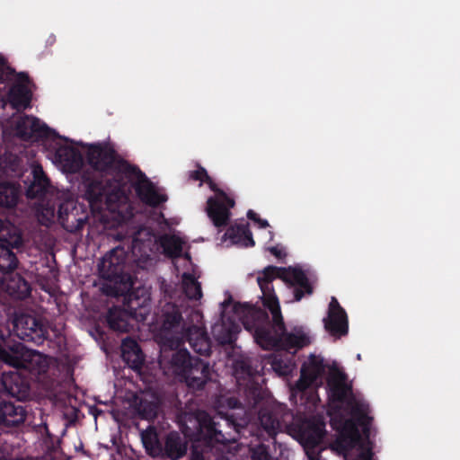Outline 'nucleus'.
<instances>
[{
    "instance_id": "nucleus-31",
    "label": "nucleus",
    "mask_w": 460,
    "mask_h": 460,
    "mask_svg": "<svg viewBox=\"0 0 460 460\" xmlns=\"http://www.w3.org/2000/svg\"><path fill=\"white\" fill-rule=\"evenodd\" d=\"M239 331V325L234 323L230 324L222 323L215 325L212 329L215 339L221 345H230L234 343Z\"/></svg>"
},
{
    "instance_id": "nucleus-25",
    "label": "nucleus",
    "mask_w": 460,
    "mask_h": 460,
    "mask_svg": "<svg viewBox=\"0 0 460 460\" xmlns=\"http://www.w3.org/2000/svg\"><path fill=\"white\" fill-rule=\"evenodd\" d=\"M346 405L350 409L352 417L355 418L358 423L363 428L364 433H368L373 420V418L368 415V404L357 400L355 396H350Z\"/></svg>"
},
{
    "instance_id": "nucleus-17",
    "label": "nucleus",
    "mask_w": 460,
    "mask_h": 460,
    "mask_svg": "<svg viewBox=\"0 0 460 460\" xmlns=\"http://www.w3.org/2000/svg\"><path fill=\"white\" fill-rule=\"evenodd\" d=\"M282 409L261 408L258 413V419L262 429L270 438H274L281 430L284 418L288 415Z\"/></svg>"
},
{
    "instance_id": "nucleus-24",
    "label": "nucleus",
    "mask_w": 460,
    "mask_h": 460,
    "mask_svg": "<svg viewBox=\"0 0 460 460\" xmlns=\"http://www.w3.org/2000/svg\"><path fill=\"white\" fill-rule=\"evenodd\" d=\"M225 237L229 239L234 244L242 247H252L255 245L248 223L229 226L225 233Z\"/></svg>"
},
{
    "instance_id": "nucleus-20",
    "label": "nucleus",
    "mask_w": 460,
    "mask_h": 460,
    "mask_svg": "<svg viewBox=\"0 0 460 460\" xmlns=\"http://www.w3.org/2000/svg\"><path fill=\"white\" fill-rule=\"evenodd\" d=\"M15 129L22 139L31 140L45 136L49 128L39 119L25 115L17 121Z\"/></svg>"
},
{
    "instance_id": "nucleus-26",
    "label": "nucleus",
    "mask_w": 460,
    "mask_h": 460,
    "mask_svg": "<svg viewBox=\"0 0 460 460\" xmlns=\"http://www.w3.org/2000/svg\"><path fill=\"white\" fill-rule=\"evenodd\" d=\"M76 215L77 208L73 203H62L58 208L59 220L67 228L69 226L66 225L71 223L72 226L69 229V231L71 232L80 230L81 228H83L84 225L86 223L88 218L87 216H84L83 217H76Z\"/></svg>"
},
{
    "instance_id": "nucleus-29",
    "label": "nucleus",
    "mask_w": 460,
    "mask_h": 460,
    "mask_svg": "<svg viewBox=\"0 0 460 460\" xmlns=\"http://www.w3.org/2000/svg\"><path fill=\"white\" fill-rule=\"evenodd\" d=\"M237 387L243 393L244 402L248 408H255L263 399V391L260 379L252 380Z\"/></svg>"
},
{
    "instance_id": "nucleus-10",
    "label": "nucleus",
    "mask_w": 460,
    "mask_h": 460,
    "mask_svg": "<svg viewBox=\"0 0 460 460\" xmlns=\"http://www.w3.org/2000/svg\"><path fill=\"white\" fill-rule=\"evenodd\" d=\"M22 245L21 234L14 233L6 238L0 233V273L9 274L17 269L19 260L13 249H19Z\"/></svg>"
},
{
    "instance_id": "nucleus-55",
    "label": "nucleus",
    "mask_w": 460,
    "mask_h": 460,
    "mask_svg": "<svg viewBox=\"0 0 460 460\" xmlns=\"http://www.w3.org/2000/svg\"><path fill=\"white\" fill-rule=\"evenodd\" d=\"M181 257H183L184 259H186L188 261H190V259H191L190 252H185L184 254H182Z\"/></svg>"
},
{
    "instance_id": "nucleus-7",
    "label": "nucleus",
    "mask_w": 460,
    "mask_h": 460,
    "mask_svg": "<svg viewBox=\"0 0 460 460\" xmlns=\"http://www.w3.org/2000/svg\"><path fill=\"white\" fill-rule=\"evenodd\" d=\"M139 245V239L134 236L128 251L121 246H117L106 253L98 265L101 278L114 283L123 282L126 255L129 252L137 255V250L140 251Z\"/></svg>"
},
{
    "instance_id": "nucleus-14",
    "label": "nucleus",
    "mask_w": 460,
    "mask_h": 460,
    "mask_svg": "<svg viewBox=\"0 0 460 460\" xmlns=\"http://www.w3.org/2000/svg\"><path fill=\"white\" fill-rule=\"evenodd\" d=\"M27 411L21 404L12 402H0V429L7 430L22 425L26 420Z\"/></svg>"
},
{
    "instance_id": "nucleus-41",
    "label": "nucleus",
    "mask_w": 460,
    "mask_h": 460,
    "mask_svg": "<svg viewBox=\"0 0 460 460\" xmlns=\"http://www.w3.org/2000/svg\"><path fill=\"white\" fill-rule=\"evenodd\" d=\"M205 182L208 185L209 189L216 193V199H221L225 200L230 207L234 206V200L230 198L223 190L219 189L209 175L208 178H206Z\"/></svg>"
},
{
    "instance_id": "nucleus-44",
    "label": "nucleus",
    "mask_w": 460,
    "mask_h": 460,
    "mask_svg": "<svg viewBox=\"0 0 460 460\" xmlns=\"http://www.w3.org/2000/svg\"><path fill=\"white\" fill-rule=\"evenodd\" d=\"M252 460H272L269 452V447L264 444H260L252 449Z\"/></svg>"
},
{
    "instance_id": "nucleus-45",
    "label": "nucleus",
    "mask_w": 460,
    "mask_h": 460,
    "mask_svg": "<svg viewBox=\"0 0 460 460\" xmlns=\"http://www.w3.org/2000/svg\"><path fill=\"white\" fill-rule=\"evenodd\" d=\"M139 344L132 338L127 337L122 341L121 344V357L128 355V353L135 350L139 351Z\"/></svg>"
},
{
    "instance_id": "nucleus-48",
    "label": "nucleus",
    "mask_w": 460,
    "mask_h": 460,
    "mask_svg": "<svg viewBox=\"0 0 460 460\" xmlns=\"http://www.w3.org/2000/svg\"><path fill=\"white\" fill-rule=\"evenodd\" d=\"M310 367V369H314V373L313 375V378H318L319 376L323 371V365L321 360H318L315 357H312L310 359L309 364L307 365Z\"/></svg>"
},
{
    "instance_id": "nucleus-51",
    "label": "nucleus",
    "mask_w": 460,
    "mask_h": 460,
    "mask_svg": "<svg viewBox=\"0 0 460 460\" xmlns=\"http://www.w3.org/2000/svg\"><path fill=\"white\" fill-rule=\"evenodd\" d=\"M269 251L270 252L274 255L276 258H282L284 256V254L282 253L281 250H279L278 247L276 246H272V247H270L269 248Z\"/></svg>"
},
{
    "instance_id": "nucleus-22",
    "label": "nucleus",
    "mask_w": 460,
    "mask_h": 460,
    "mask_svg": "<svg viewBox=\"0 0 460 460\" xmlns=\"http://www.w3.org/2000/svg\"><path fill=\"white\" fill-rule=\"evenodd\" d=\"M233 372L237 386L261 378L260 372L252 367L249 358H236L233 364Z\"/></svg>"
},
{
    "instance_id": "nucleus-21",
    "label": "nucleus",
    "mask_w": 460,
    "mask_h": 460,
    "mask_svg": "<svg viewBox=\"0 0 460 460\" xmlns=\"http://www.w3.org/2000/svg\"><path fill=\"white\" fill-rule=\"evenodd\" d=\"M187 453V442L176 431L169 432L163 446L164 456L171 460H179Z\"/></svg>"
},
{
    "instance_id": "nucleus-53",
    "label": "nucleus",
    "mask_w": 460,
    "mask_h": 460,
    "mask_svg": "<svg viewBox=\"0 0 460 460\" xmlns=\"http://www.w3.org/2000/svg\"><path fill=\"white\" fill-rule=\"evenodd\" d=\"M260 228H267L270 226L269 222L266 219H262L260 217L259 221L256 223Z\"/></svg>"
},
{
    "instance_id": "nucleus-11",
    "label": "nucleus",
    "mask_w": 460,
    "mask_h": 460,
    "mask_svg": "<svg viewBox=\"0 0 460 460\" xmlns=\"http://www.w3.org/2000/svg\"><path fill=\"white\" fill-rule=\"evenodd\" d=\"M14 76L16 82L10 87L7 93V100L13 109L17 111L25 110L31 106L32 97V93L28 87L31 79L29 75L24 72H15Z\"/></svg>"
},
{
    "instance_id": "nucleus-15",
    "label": "nucleus",
    "mask_w": 460,
    "mask_h": 460,
    "mask_svg": "<svg viewBox=\"0 0 460 460\" xmlns=\"http://www.w3.org/2000/svg\"><path fill=\"white\" fill-rule=\"evenodd\" d=\"M181 345L187 341L190 348L201 356H209L211 353V341L207 332L196 325L188 327L180 337Z\"/></svg>"
},
{
    "instance_id": "nucleus-18",
    "label": "nucleus",
    "mask_w": 460,
    "mask_h": 460,
    "mask_svg": "<svg viewBox=\"0 0 460 460\" xmlns=\"http://www.w3.org/2000/svg\"><path fill=\"white\" fill-rule=\"evenodd\" d=\"M55 159L66 172L72 173L79 172L84 164L80 151L70 146H58L55 152Z\"/></svg>"
},
{
    "instance_id": "nucleus-9",
    "label": "nucleus",
    "mask_w": 460,
    "mask_h": 460,
    "mask_svg": "<svg viewBox=\"0 0 460 460\" xmlns=\"http://www.w3.org/2000/svg\"><path fill=\"white\" fill-rule=\"evenodd\" d=\"M161 318L164 345L170 349L179 348L181 346L180 337L182 335L179 330L183 321L180 307L174 304H165L162 309Z\"/></svg>"
},
{
    "instance_id": "nucleus-39",
    "label": "nucleus",
    "mask_w": 460,
    "mask_h": 460,
    "mask_svg": "<svg viewBox=\"0 0 460 460\" xmlns=\"http://www.w3.org/2000/svg\"><path fill=\"white\" fill-rule=\"evenodd\" d=\"M122 359L132 369L139 370L142 368L145 363V356L139 349V351H133L122 357Z\"/></svg>"
},
{
    "instance_id": "nucleus-2",
    "label": "nucleus",
    "mask_w": 460,
    "mask_h": 460,
    "mask_svg": "<svg viewBox=\"0 0 460 460\" xmlns=\"http://www.w3.org/2000/svg\"><path fill=\"white\" fill-rule=\"evenodd\" d=\"M195 420L197 440L204 442L208 447L235 442L240 429L248 423L246 411L234 396L221 397L218 400L217 417L212 418L206 412H200Z\"/></svg>"
},
{
    "instance_id": "nucleus-36",
    "label": "nucleus",
    "mask_w": 460,
    "mask_h": 460,
    "mask_svg": "<svg viewBox=\"0 0 460 460\" xmlns=\"http://www.w3.org/2000/svg\"><path fill=\"white\" fill-rule=\"evenodd\" d=\"M182 288L189 299L199 300L202 297L201 285L190 273H183Z\"/></svg>"
},
{
    "instance_id": "nucleus-50",
    "label": "nucleus",
    "mask_w": 460,
    "mask_h": 460,
    "mask_svg": "<svg viewBox=\"0 0 460 460\" xmlns=\"http://www.w3.org/2000/svg\"><path fill=\"white\" fill-rule=\"evenodd\" d=\"M340 423L342 426V429L344 430L347 429H353L356 432V439H359V435L358 434V431L355 429L354 423L350 420H344L342 417L340 419Z\"/></svg>"
},
{
    "instance_id": "nucleus-54",
    "label": "nucleus",
    "mask_w": 460,
    "mask_h": 460,
    "mask_svg": "<svg viewBox=\"0 0 460 460\" xmlns=\"http://www.w3.org/2000/svg\"><path fill=\"white\" fill-rule=\"evenodd\" d=\"M192 460H204L202 453L198 452L196 449L192 452Z\"/></svg>"
},
{
    "instance_id": "nucleus-16",
    "label": "nucleus",
    "mask_w": 460,
    "mask_h": 460,
    "mask_svg": "<svg viewBox=\"0 0 460 460\" xmlns=\"http://www.w3.org/2000/svg\"><path fill=\"white\" fill-rule=\"evenodd\" d=\"M209 365L199 358H195L191 365L188 367L181 377L185 380L187 385L196 390L204 388L209 380Z\"/></svg>"
},
{
    "instance_id": "nucleus-38",
    "label": "nucleus",
    "mask_w": 460,
    "mask_h": 460,
    "mask_svg": "<svg viewBox=\"0 0 460 460\" xmlns=\"http://www.w3.org/2000/svg\"><path fill=\"white\" fill-rule=\"evenodd\" d=\"M138 415L145 420H154L160 411V403L156 400L148 401L142 398L137 407Z\"/></svg>"
},
{
    "instance_id": "nucleus-13",
    "label": "nucleus",
    "mask_w": 460,
    "mask_h": 460,
    "mask_svg": "<svg viewBox=\"0 0 460 460\" xmlns=\"http://www.w3.org/2000/svg\"><path fill=\"white\" fill-rule=\"evenodd\" d=\"M4 390L18 401H26L31 396L29 378L17 371L4 374L1 378Z\"/></svg>"
},
{
    "instance_id": "nucleus-34",
    "label": "nucleus",
    "mask_w": 460,
    "mask_h": 460,
    "mask_svg": "<svg viewBox=\"0 0 460 460\" xmlns=\"http://www.w3.org/2000/svg\"><path fill=\"white\" fill-rule=\"evenodd\" d=\"M142 443L148 455L158 456L163 453V445L159 440L156 429L149 426L141 433Z\"/></svg>"
},
{
    "instance_id": "nucleus-32",
    "label": "nucleus",
    "mask_w": 460,
    "mask_h": 460,
    "mask_svg": "<svg viewBox=\"0 0 460 460\" xmlns=\"http://www.w3.org/2000/svg\"><path fill=\"white\" fill-rule=\"evenodd\" d=\"M177 348L171 349L172 350L169 364L172 368L173 372L178 376H182L191 362L194 360V357H191L190 352L185 349H176Z\"/></svg>"
},
{
    "instance_id": "nucleus-35",
    "label": "nucleus",
    "mask_w": 460,
    "mask_h": 460,
    "mask_svg": "<svg viewBox=\"0 0 460 460\" xmlns=\"http://www.w3.org/2000/svg\"><path fill=\"white\" fill-rule=\"evenodd\" d=\"M106 321L110 329L115 332H128L129 324L126 319L125 312L118 307L114 306L109 309L106 316Z\"/></svg>"
},
{
    "instance_id": "nucleus-5",
    "label": "nucleus",
    "mask_w": 460,
    "mask_h": 460,
    "mask_svg": "<svg viewBox=\"0 0 460 460\" xmlns=\"http://www.w3.org/2000/svg\"><path fill=\"white\" fill-rule=\"evenodd\" d=\"M120 182L121 190H125V202H122L121 205L128 203L132 190H135L137 197L142 203L152 208H158L168 199L167 195L160 192L137 165L132 164L131 169L128 170Z\"/></svg>"
},
{
    "instance_id": "nucleus-30",
    "label": "nucleus",
    "mask_w": 460,
    "mask_h": 460,
    "mask_svg": "<svg viewBox=\"0 0 460 460\" xmlns=\"http://www.w3.org/2000/svg\"><path fill=\"white\" fill-rule=\"evenodd\" d=\"M159 243L167 257L177 259L182 256L184 241L178 235L165 234L160 237Z\"/></svg>"
},
{
    "instance_id": "nucleus-23",
    "label": "nucleus",
    "mask_w": 460,
    "mask_h": 460,
    "mask_svg": "<svg viewBox=\"0 0 460 460\" xmlns=\"http://www.w3.org/2000/svg\"><path fill=\"white\" fill-rule=\"evenodd\" d=\"M325 424L320 420L307 421L301 429L300 436L304 441V445L311 447L320 446L325 437Z\"/></svg>"
},
{
    "instance_id": "nucleus-27",
    "label": "nucleus",
    "mask_w": 460,
    "mask_h": 460,
    "mask_svg": "<svg viewBox=\"0 0 460 460\" xmlns=\"http://www.w3.org/2000/svg\"><path fill=\"white\" fill-rule=\"evenodd\" d=\"M33 180L26 190V196L29 199H37L44 196L49 186V180L40 165L32 169Z\"/></svg>"
},
{
    "instance_id": "nucleus-40",
    "label": "nucleus",
    "mask_w": 460,
    "mask_h": 460,
    "mask_svg": "<svg viewBox=\"0 0 460 460\" xmlns=\"http://www.w3.org/2000/svg\"><path fill=\"white\" fill-rule=\"evenodd\" d=\"M15 70L12 68L7 60L0 55V84L11 81L14 76Z\"/></svg>"
},
{
    "instance_id": "nucleus-6",
    "label": "nucleus",
    "mask_w": 460,
    "mask_h": 460,
    "mask_svg": "<svg viewBox=\"0 0 460 460\" xmlns=\"http://www.w3.org/2000/svg\"><path fill=\"white\" fill-rule=\"evenodd\" d=\"M10 351L11 356L6 364L21 371L23 375L28 373L30 379L38 378L49 369V359L46 355L27 349L21 342H17Z\"/></svg>"
},
{
    "instance_id": "nucleus-37",
    "label": "nucleus",
    "mask_w": 460,
    "mask_h": 460,
    "mask_svg": "<svg viewBox=\"0 0 460 460\" xmlns=\"http://www.w3.org/2000/svg\"><path fill=\"white\" fill-rule=\"evenodd\" d=\"M17 342L12 339L10 330L0 324V361L6 364L11 356L10 349H13Z\"/></svg>"
},
{
    "instance_id": "nucleus-56",
    "label": "nucleus",
    "mask_w": 460,
    "mask_h": 460,
    "mask_svg": "<svg viewBox=\"0 0 460 460\" xmlns=\"http://www.w3.org/2000/svg\"><path fill=\"white\" fill-rule=\"evenodd\" d=\"M101 411H100V410H98L97 408H95V409L92 411V413L96 417V416H97V414L101 413Z\"/></svg>"
},
{
    "instance_id": "nucleus-33",
    "label": "nucleus",
    "mask_w": 460,
    "mask_h": 460,
    "mask_svg": "<svg viewBox=\"0 0 460 460\" xmlns=\"http://www.w3.org/2000/svg\"><path fill=\"white\" fill-rule=\"evenodd\" d=\"M341 379L332 381L329 383L330 385V397L332 402L339 403H346L348 399L350 396H354L352 394L351 386L345 383V376L344 374L340 375Z\"/></svg>"
},
{
    "instance_id": "nucleus-4",
    "label": "nucleus",
    "mask_w": 460,
    "mask_h": 460,
    "mask_svg": "<svg viewBox=\"0 0 460 460\" xmlns=\"http://www.w3.org/2000/svg\"><path fill=\"white\" fill-rule=\"evenodd\" d=\"M86 162L94 172L112 176V180L121 181L132 164L119 156L107 143H95L88 146Z\"/></svg>"
},
{
    "instance_id": "nucleus-12",
    "label": "nucleus",
    "mask_w": 460,
    "mask_h": 460,
    "mask_svg": "<svg viewBox=\"0 0 460 460\" xmlns=\"http://www.w3.org/2000/svg\"><path fill=\"white\" fill-rule=\"evenodd\" d=\"M324 328L332 336L341 337L348 333L349 321L346 311L341 306L337 298L332 296L329 304L327 318L323 320Z\"/></svg>"
},
{
    "instance_id": "nucleus-42",
    "label": "nucleus",
    "mask_w": 460,
    "mask_h": 460,
    "mask_svg": "<svg viewBox=\"0 0 460 460\" xmlns=\"http://www.w3.org/2000/svg\"><path fill=\"white\" fill-rule=\"evenodd\" d=\"M314 373V369H310V367L307 365H303L301 367V377L298 382V386L305 388L312 383H314L317 378H313V375Z\"/></svg>"
},
{
    "instance_id": "nucleus-19",
    "label": "nucleus",
    "mask_w": 460,
    "mask_h": 460,
    "mask_svg": "<svg viewBox=\"0 0 460 460\" xmlns=\"http://www.w3.org/2000/svg\"><path fill=\"white\" fill-rule=\"evenodd\" d=\"M232 208L225 200L210 197L207 201L206 211L213 225L220 228L228 225Z\"/></svg>"
},
{
    "instance_id": "nucleus-43",
    "label": "nucleus",
    "mask_w": 460,
    "mask_h": 460,
    "mask_svg": "<svg viewBox=\"0 0 460 460\" xmlns=\"http://www.w3.org/2000/svg\"><path fill=\"white\" fill-rule=\"evenodd\" d=\"M271 367L273 370L281 376H287L291 373L292 367L289 363L281 358H275L272 360Z\"/></svg>"
},
{
    "instance_id": "nucleus-46",
    "label": "nucleus",
    "mask_w": 460,
    "mask_h": 460,
    "mask_svg": "<svg viewBox=\"0 0 460 460\" xmlns=\"http://www.w3.org/2000/svg\"><path fill=\"white\" fill-rule=\"evenodd\" d=\"M189 178L192 181H199L202 183L205 182L206 178H208V174L204 167L198 164L197 170L189 172Z\"/></svg>"
},
{
    "instance_id": "nucleus-52",
    "label": "nucleus",
    "mask_w": 460,
    "mask_h": 460,
    "mask_svg": "<svg viewBox=\"0 0 460 460\" xmlns=\"http://www.w3.org/2000/svg\"><path fill=\"white\" fill-rule=\"evenodd\" d=\"M247 217L250 220L253 221L254 223H257V221H259V219H260V216L255 211H253L252 209H249L248 210Z\"/></svg>"
},
{
    "instance_id": "nucleus-49",
    "label": "nucleus",
    "mask_w": 460,
    "mask_h": 460,
    "mask_svg": "<svg viewBox=\"0 0 460 460\" xmlns=\"http://www.w3.org/2000/svg\"><path fill=\"white\" fill-rule=\"evenodd\" d=\"M360 449L361 450L355 460H372L373 451L371 446L365 447L364 445H361Z\"/></svg>"
},
{
    "instance_id": "nucleus-3",
    "label": "nucleus",
    "mask_w": 460,
    "mask_h": 460,
    "mask_svg": "<svg viewBox=\"0 0 460 460\" xmlns=\"http://www.w3.org/2000/svg\"><path fill=\"white\" fill-rule=\"evenodd\" d=\"M84 198L88 201L92 212H101L106 208L111 211L119 209L125 202V190L121 182L116 180L93 178L88 172L83 175Z\"/></svg>"
},
{
    "instance_id": "nucleus-28",
    "label": "nucleus",
    "mask_w": 460,
    "mask_h": 460,
    "mask_svg": "<svg viewBox=\"0 0 460 460\" xmlns=\"http://www.w3.org/2000/svg\"><path fill=\"white\" fill-rule=\"evenodd\" d=\"M5 290L14 299L23 300L31 296V287L22 276L15 274L6 279Z\"/></svg>"
},
{
    "instance_id": "nucleus-1",
    "label": "nucleus",
    "mask_w": 460,
    "mask_h": 460,
    "mask_svg": "<svg viewBox=\"0 0 460 460\" xmlns=\"http://www.w3.org/2000/svg\"><path fill=\"white\" fill-rule=\"evenodd\" d=\"M276 279L285 282L293 294L294 301H300L305 296H310L314 292V288L303 270L269 265L259 272L257 283L262 293V304L270 312L271 319L265 310L248 303H235L234 313L263 349L282 348L296 351L308 346L311 339L304 326L296 325L290 332L287 331L279 298L272 285Z\"/></svg>"
},
{
    "instance_id": "nucleus-8",
    "label": "nucleus",
    "mask_w": 460,
    "mask_h": 460,
    "mask_svg": "<svg viewBox=\"0 0 460 460\" xmlns=\"http://www.w3.org/2000/svg\"><path fill=\"white\" fill-rule=\"evenodd\" d=\"M13 331L17 338L37 346L49 338L48 323L41 317L31 314H16L13 319Z\"/></svg>"
},
{
    "instance_id": "nucleus-47",
    "label": "nucleus",
    "mask_w": 460,
    "mask_h": 460,
    "mask_svg": "<svg viewBox=\"0 0 460 460\" xmlns=\"http://www.w3.org/2000/svg\"><path fill=\"white\" fill-rule=\"evenodd\" d=\"M306 456L309 460H322L321 451L323 450L322 446H308L304 445Z\"/></svg>"
}]
</instances>
